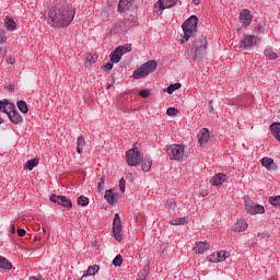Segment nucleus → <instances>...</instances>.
Masks as SVG:
<instances>
[{
  "label": "nucleus",
  "instance_id": "a19ab883",
  "mask_svg": "<svg viewBox=\"0 0 280 280\" xmlns=\"http://www.w3.org/2000/svg\"><path fill=\"white\" fill-rule=\"evenodd\" d=\"M119 189H120L121 194H124L126 191V179L121 178L119 180Z\"/></svg>",
  "mask_w": 280,
  "mask_h": 280
},
{
  "label": "nucleus",
  "instance_id": "c9c22d12",
  "mask_svg": "<svg viewBox=\"0 0 280 280\" xmlns=\"http://www.w3.org/2000/svg\"><path fill=\"white\" fill-rule=\"evenodd\" d=\"M78 205H79L80 207H86V206H89V198H88L86 196H80V197L78 198Z\"/></svg>",
  "mask_w": 280,
  "mask_h": 280
},
{
  "label": "nucleus",
  "instance_id": "5fc2aeb1",
  "mask_svg": "<svg viewBox=\"0 0 280 280\" xmlns=\"http://www.w3.org/2000/svg\"><path fill=\"white\" fill-rule=\"evenodd\" d=\"M8 91H14V85H9Z\"/></svg>",
  "mask_w": 280,
  "mask_h": 280
},
{
  "label": "nucleus",
  "instance_id": "f257e3e1",
  "mask_svg": "<svg viewBox=\"0 0 280 280\" xmlns=\"http://www.w3.org/2000/svg\"><path fill=\"white\" fill-rule=\"evenodd\" d=\"M75 18V8L67 2L51 5L47 14V23L51 27H69Z\"/></svg>",
  "mask_w": 280,
  "mask_h": 280
},
{
  "label": "nucleus",
  "instance_id": "7ed1b4c3",
  "mask_svg": "<svg viewBox=\"0 0 280 280\" xmlns=\"http://www.w3.org/2000/svg\"><path fill=\"white\" fill-rule=\"evenodd\" d=\"M156 67H159L156 60H149L133 71L132 78H135V80H141V78H145V75L154 73V71H156Z\"/></svg>",
  "mask_w": 280,
  "mask_h": 280
},
{
  "label": "nucleus",
  "instance_id": "49530a36",
  "mask_svg": "<svg viewBox=\"0 0 280 280\" xmlns=\"http://www.w3.org/2000/svg\"><path fill=\"white\" fill-rule=\"evenodd\" d=\"M25 229H18V235H19V237H24V235H25Z\"/></svg>",
  "mask_w": 280,
  "mask_h": 280
},
{
  "label": "nucleus",
  "instance_id": "58836bf2",
  "mask_svg": "<svg viewBox=\"0 0 280 280\" xmlns=\"http://www.w3.org/2000/svg\"><path fill=\"white\" fill-rule=\"evenodd\" d=\"M166 115H168V117H175V115H178V109L175 107H168Z\"/></svg>",
  "mask_w": 280,
  "mask_h": 280
},
{
  "label": "nucleus",
  "instance_id": "603ef678",
  "mask_svg": "<svg viewBox=\"0 0 280 280\" xmlns=\"http://www.w3.org/2000/svg\"><path fill=\"white\" fill-rule=\"evenodd\" d=\"M209 110L210 113H213V101L209 102Z\"/></svg>",
  "mask_w": 280,
  "mask_h": 280
},
{
  "label": "nucleus",
  "instance_id": "aec40b11",
  "mask_svg": "<svg viewBox=\"0 0 280 280\" xmlns=\"http://www.w3.org/2000/svg\"><path fill=\"white\" fill-rule=\"evenodd\" d=\"M248 229V223L246 222V220H237L234 226V231L236 233H242V231H246Z\"/></svg>",
  "mask_w": 280,
  "mask_h": 280
},
{
  "label": "nucleus",
  "instance_id": "e433bc0d",
  "mask_svg": "<svg viewBox=\"0 0 280 280\" xmlns=\"http://www.w3.org/2000/svg\"><path fill=\"white\" fill-rule=\"evenodd\" d=\"M269 202L272 207H280V196L269 197Z\"/></svg>",
  "mask_w": 280,
  "mask_h": 280
},
{
  "label": "nucleus",
  "instance_id": "052dcab7",
  "mask_svg": "<svg viewBox=\"0 0 280 280\" xmlns=\"http://www.w3.org/2000/svg\"><path fill=\"white\" fill-rule=\"evenodd\" d=\"M0 124H3V118H1V116H0Z\"/></svg>",
  "mask_w": 280,
  "mask_h": 280
},
{
  "label": "nucleus",
  "instance_id": "4be33fe9",
  "mask_svg": "<svg viewBox=\"0 0 280 280\" xmlns=\"http://www.w3.org/2000/svg\"><path fill=\"white\" fill-rule=\"evenodd\" d=\"M142 172H150L152 170V159L145 158L141 163Z\"/></svg>",
  "mask_w": 280,
  "mask_h": 280
},
{
  "label": "nucleus",
  "instance_id": "c85d7f7f",
  "mask_svg": "<svg viewBox=\"0 0 280 280\" xmlns=\"http://www.w3.org/2000/svg\"><path fill=\"white\" fill-rule=\"evenodd\" d=\"M261 165L266 167V170H272V165H275V160L270 158H262Z\"/></svg>",
  "mask_w": 280,
  "mask_h": 280
},
{
  "label": "nucleus",
  "instance_id": "a878e982",
  "mask_svg": "<svg viewBox=\"0 0 280 280\" xmlns=\"http://www.w3.org/2000/svg\"><path fill=\"white\" fill-rule=\"evenodd\" d=\"M84 145H86V140H84V137H79L77 139V151L79 154H82V151L84 150Z\"/></svg>",
  "mask_w": 280,
  "mask_h": 280
},
{
  "label": "nucleus",
  "instance_id": "dca6fc26",
  "mask_svg": "<svg viewBox=\"0 0 280 280\" xmlns=\"http://www.w3.org/2000/svg\"><path fill=\"white\" fill-rule=\"evenodd\" d=\"M269 130L272 137H275V139L280 143V122H272L269 127Z\"/></svg>",
  "mask_w": 280,
  "mask_h": 280
},
{
  "label": "nucleus",
  "instance_id": "1a4fd4ad",
  "mask_svg": "<svg viewBox=\"0 0 280 280\" xmlns=\"http://www.w3.org/2000/svg\"><path fill=\"white\" fill-rule=\"evenodd\" d=\"M259 43V38L255 35H245V37L241 40L240 47L241 49H253L255 45Z\"/></svg>",
  "mask_w": 280,
  "mask_h": 280
},
{
  "label": "nucleus",
  "instance_id": "f704fd0d",
  "mask_svg": "<svg viewBox=\"0 0 280 280\" xmlns=\"http://www.w3.org/2000/svg\"><path fill=\"white\" fill-rule=\"evenodd\" d=\"M178 89H180V83L171 84L168 88H166V93L172 95V93H174V91H178Z\"/></svg>",
  "mask_w": 280,
  "mask_h": 280
},
{
  "label": "nucleus",
  "instance_id": "37998d69",
  "mask_svg": "<svg viewBox=\"0 0 280 280\" xmlns=\"http://www.w3.org/2000/svg\"><path fill=\"white\" fill-rule=\"evenodd\" d=\"M209 261H211V264H219L218 261V254H212L209 256Z\"/></svg>",
  "mask_w": 280,
  "mask_h": 280
},
{
  "label": "nucleus",
  "instance_id": "f3484780",
  "mask_svg": "<svg viewBox=\"0 0 280 280\" xmlns=\"http://www.w3.org/2000/svg\"><path fill=\"white\" fill-rule=\"evenodd\" d=\"M100 272V266L94 265L90 266L86 271H84L83 276L81 277V280H84L85 277H95Z\"/></svg>",
  "mask_w": 280,
  "mask_h": 280
},
{
  "label": "nucleus",
  "instance_id": "2f4dec72",
  "mask_svg": "<svg viewBox=\"0 0 280 280\" xmlns=\"http://www.w3.org/2000/svg\"><path fill=\"white\" fill-rule=\"evenodd\" d=\"M18 108L20 112H22L24 115L30 112V108L27 107V103L25 101H19L18 102Z\"/></svg>",
  "mask_w": 280,
  "mask_h": 280
},
{
  "label": "nucleus",
  "instance_id": "4c0bfd02",
  "mask_svg": "<svg viewBox=\"0 0 280 280\" xmlns=\"http://www.w3.org/2000/svg\"><path fill=\"white\" fill-rule=\"evenodd\" d=\"M124 264V258L121 257V254H118L114 260H113V266L119 267Z\"/></svg>",
  "mask_w": 280,
  "mask_h": 280
},
{
  "label": "nucleus",
  "instance_id": "0eeeda50",
  "mask_svg": "<svg viewBox=\"0 0 280 280\" xmlns=\"http://www.w3.org/2000/svg\"><path fill=\"white\" fill-rule=\"evenodd\" d=\"M121 231H122L121 218L119 217V213H116L113 222V233L117 242H121L124 240V235H121Z\"/></svg>",
  "mask_w": 280,
  "mask_h": 280
},
{
  "label": "nucleus",
  "instance_id": "c03bdc74",
  "mask_svg": "<svg viewBox=\"0 0 280 280\" xmlns=\"http://www.w3.org/2000/svg\"><path fill=\"white\" fill-rule=\"evenodd\" d=\"M8 42V37L3 32L0 31V45H3V43Z\"/></svg>",
  "mask_w": 280,
  "mask_h": 280
},
{
  "label": "nucleus",
  "instance_id": "ea45409f",
  "mask_svg": "<svg viewBox=\"0 0 280 280\" xmlns=\"http://www.w3.org/2000/svg\"><path fill=\"white\" fill-rule=\"evenodd\" d=\"M105 183H106V176H102L98 180V191H104Z\"/></svg>",
  "mask_w": 280,
  "mask_h": 280
},
{
  "label": "nucleus",
  "instance_id": "09e8293b",
  "mask_svg": "<svg viewBox=\"0 0 280 280\" xmlns=\"http://www.w3.org/2000/svg\"><path fill=\"white\" fill-rule=\"evenodd\" d=\"M7 62H8V65H14V62H15L14 57H9V58L7 59Z\"/></svg>",
  "mask_w": 280,
  "mask_h": 280
},
{
  "label": "nucleus",
  "instance_id": "9b49d317",
  "mask_svg": "<svg viewBox=\"0 0 280 280\" xmlns=\"http://www.w3.org/2000/svg\"><path fill=\"white\" fill-rule=\"evenodd\" d=\"M241 23H243V27H248L253 23V15L250 14V10L245 9L241 11Z\"/></svg>",
  "mask_w": 280,
  "mask_h": 280
},
{
  "label": "nucleus",
  "instance_id": "4468645a",
  "mask_svg": "<svg viewBox=\"0 0 280 280\" xmlns=\"http://www.w3.org/2000/svg\"><path fill=\"white\" fill-rule=\"evenodd\" d=\"M8 118L12 124H22L23 122V116H21V113L14 108L9 115Z\"/></svg>",
  "mask_w": 280,
  "mask_h": 280
},
{
  "label": "nucleus",
  "instance_id": "de8ad7c7",
  "mask_svg": "<svg viewBox=\"0 0 280 280\" xmlns=\"http://www.w3.org/2000/svg\"><path fill=\"white\" fill-rule=\"evenodd\" d=\"M255 30H256V32H264V26L260 25V24H257V25L255 26Z\"/></svg>",
  "mask_w": 280,
  "mask_h": 280
},
{
  "label": "nucleus",
  "instance_id": "a211bd4d",
  "mask_svg": "<svg viewBox=\"0 0 280 280\" xmlns=\"http://www.w3.org/2000/svg\"><path fill=\"white\" fill-rule=\"evenodd\" d=\"M132 8V0H120L118 2V12H126Z\"/></svg>",
  "mask_w": 280,
  "mask_h": 280
},
{
  "label": "nucleus",
  "instance_id": "6e6552de",
  "mask_svg": "<svg viewBox=\"0 0 280 280\" xmlns=\"http://www.w3.org/2000/svg\"><path fill=\"white\" fill-rule=\"evenodd\" d=\"M178 3V0H159L154 4V12H160V14H163V10H167L170 8H174Z\"/></svg>",
  "mask_w": 280,
  "mask_h": 280
},
{
  "label": "nucleus",
  "instance_id": "8fccbe9b",
  "mask_svg": "<svg viewBox=\"0 0 280 280\" xmlns=\"http://www.w3.org/2000/svg\"><path fill=\"white\" fill-rule=\"evenodd\" d=\"M10 233H12V235H14V233H16V228L14 226V224H11Z\"/></svg>",
  "mask_w": 280,
  "mask_h": 280
},
{
  "label": "nucleus",
  "instance_id": "5701e85b",
  "mask_svg": "<svg viewBox=\"0 0 280 280\" xmlns=\"http://www.w3.org/2000/svg\"><path fill=\"white\" fill-rule=\"evenodd\" d=\"M5 27L10 32H13V30H16V22H14V19H12V16L5 18Z\"/></svg>",
  "mask_w": 280,
  "mask_h": 280
},
{
  "label": "nucleus",
  "instance_id": "72a5a7b5",
  "mask_svg": "<svg viewBox=\"0 0 280 280\" xmlns=\"http://www.w3.org/2000/svg\"><path fill=\"white\" fill-rule=\"evenodd\" d=\"M187 222H189L187 218H178V219L172 220L171 224H173V226H178L180 224H187Z\"/></svg>",
  "mask_w": 280,
  "mask_h": 280
},
{
  "label": "nucleus",
  "instance_id": "cd10ccee",
  "mask_svg": "<svg viewBox=\"0 0 280 280\" xmlns=\"http://www.w3.org/2000/svg\"><path fill=\"white\" fill-rule=\"evenodd\" d=\"M264 54L267 58H269V60H277V58H279L277 52H275L271 47H267Z\"/></svg>",
  "mask_w": 280,
  "mask_h": 280
},
{
  "label": "nucleus",
  "instance_id": "4d7b16f0",
  "mask_svg": "<svg viewBox=\"0 0 280 280\" xmlns=\"http://www.w3.org/2000/svg\"><path fill=\"white\" fill-rule=\"evenodd\" d=\"M167 207H172V201L166 202Z\"/></svg>",
  "mask_w": 280,
  "mask_h": 280
},
{
  "label": "nucleus",
  "instance_id": "3c124183",
  "mask_svg": "<svg viewBox=\"0 0 280 280\" xmlns=\"http://www.w3.org/2000/svg\"><path fill=\"white\" fill-rule=\"evenodd\" d=\"M200 196H201L202 198H205L206 196H209V191H207V190H201V191H200Z\"/></svg>",
  "mask_w": 280,
  "mask_h": 280
},
{
  "label": "nucleus",
  "instance_id": "6ab92c4d",
  "mask_svg": "<svg viewBox=\"0 0 280 280\" xmlns=\"http://www.w3.org/2000/svg\"><path fill=\"white\" fill-rule=\"evenodd\" d=\"M210 133H209V129L207 128H202L199 135V143L200 145H205V143H207L210 139Z\"/></svg>",
  "mask_w": 280,
  "mask_h": 280
},
{
  "label": "nucleus",
  "instance_id": "7c9ffc66",
  "mask_svg": "<svg viewBox=\"0 0 280 280\" xmlns=\"http://www.w3.org/2000/svg\"><path fill=\"white\" fill-rule=\"evenodd\" d=\"M231 254L226 250H221L217 253V259L220 264V261H226L228 257H230Z\"/></svg>",
  "mask_w": 280,
  "mask_h": 280
},
{
  "label": "nucleus",
  "instance_id": "bf43d9fd",
  "mask_svg": "<svg viewBox=\"0 0 280 280\" xmlns=\"http://www.w3.org/2000/svg\"><path fill=\"white\" fill-rule=\"evenodd\" d=\"M258 237H264V234H261V233H258Z\"/></svg>",
  "mask_w": 280,
  "mask_h": 280
},
{
  "label": "nucleus",
  "instance_id": "ddd939ff",
  "mask_svg": "<svg viewBox=\"0 0 280 280\" xmlns=\"http://www.w3.org/2000/svg\"><path fill=\"white\" fill-rule=\"evenodd\" d=\"M225 182H226V174L224 173H219L214 175L210 180L213 187H220V185L224 184Z\"/></svg>",
  "mask_w": 280,
  "mask_h": 280
},
{
  "label": "nucleus",
  "instance_id": "c756f323",
  "mask_svg": "<svg viewBox=\"0 0 280 280\" xmlns=\"http://www.w3.org/2000/svg\"><path fill=\"white\" fill-rule=\"evenodd\" d=\"M0 268L3 270H12V262H9L5 257L0 256Z\"/></svg>",
  "mask_w": 280,
  "mask_h": 280
},
{
  "label": "nucleus",
  "instance_id": "9d476101",
  "mask_svg": "<svg viewBox=\"0 0 280 280\" xmlns=\"http://www.w3.org/2000/svg\"><path fill=\"white\" fill-rule=\"evenodd\" d=\"M245 210L250 215H257V213H265L266 212V209L264 208V206H261L259 203H253L250 201L245 203Z\"/></svg>",
  "mask_w": 280,
  "mask_h": 280
},
{
  "label": "nucleus",
  "instance_id": "13d9d810",
  "mask_svg": "<svg viewBox=\"0 0 280 280\" xmlns=\"http://www.w3.org/2000/svg\"><path fill=\"white\" fill-rule=\"evenodd\" d=\"M0 56H3V50L0 48Z\"/></svg>",
  "mask_w": 280,
  "mask_h": 280
},
{
  "label": "nucleus",
  "instance_id": "f8f14e48",
  "mask_svg": "<svg viewBox=\"0 0 280 280\" xmlns=\"http://www.w3.org/2000/svg\"><path fill=\"white\" fill-rule=\"evenodd\" d=\"M16 106L13 103H9L8 100L0 101V112L5 115H10Z\"/></svg>",
  "mask_w": 280,
  "mask_h": 280
},
{
  "label": "nucleus",
  "instance_id": "b1692460",
  "mask_svg": "<svg viewBox=\"0 0 280 280\" xmlns=\"http://www.w3.org/2000/svg\"><path fill=\"white\" fill-rule=\"evenodd\" d=\"M121 56H124V55H121L119 48H116V49L110 54V61L117 63V62H119V60H121Z\"/></svg>",
  "mask_w": 280,
  "mask_h": 280
},
{
  "label": "nucleus",
  "instance_id": "412c9836",
  "mask_svg": "<svg viewBox=\"0 0 280 280\" xmlns=\"http://www.w3.org/2000/svg\"><path fill=\"white\" fill-rule=\"evenodd\" d=\"M39 159L38 158H34L32 160H28L26 163H25V166L24 168L25 170H30V172H32V170H34V167H38V163H39Z\"/></svg>",
  "mask_w": 280,
  "mask_h": 280
},
{
  "label": "nucleus",
  "instance_id": "f03ea898",
  "mask_svg": "<svg viewBox=\"0 0 280 280\" xmlns=\"http://www.w3.org/2000/svg\"><path fill=\"white\" fill-rule=\"evenodd\" d=\"M182 30L184 32L183 40L182 43H187L191 36L196 35V32H198V16L191 15L189 19H187L183 25Z\"/></svg>",
  "mask_w": 280,
  "mask_h": 280
},
{
  "label": "nucleus",
  "instance_id": "393cba45",
  "mask_svg": "<svg viewBox=\"0 0 280 280\" xmlns=\"http://www.w3.org/2000/svg\"><path fill=\"white\" fill-rule=\"evenodd\" d=\"M95 62H97V55L89 54L85 59V67H92Z\"/></svg>",
  "mask_w": 280,
  "mask_h": 280
},
{
  "label": "nucleus",
  "instance_id": "79ce46f5",
  "mask_svg": "<svg viewBox=\"0 0 280 280\" xmlns=\"http://www.w3.org/2000/svg\"><path fill=\"white\" fill-rule=\"evenodd\" d=\"M140 97H150V90H142L139 92Z\"/></svg>",
  "mask_w": 280,
  "mask_h": 280
},
{
  "label": "nucleus",
  "instance_id": "a18cd8bd",
  "mask_svg": "<svg viewBox=\"0 0 280 280\" xmlns=\"http://www.w3.org/2000/svg\"><path fill=\"white\" fill-rule=\"evenodd\" d=\"M103 71H110L113 69V63L107 62L105 66L102 67Z\"/></svg>",
  "mask_w": 280,
  "mask_h": 280
},
{
  "label": "nucleus",
  "instance_id": "39448f33",
  "mask_svg": "<svg viewBox=\"0 0 280 280\" xmlns=\"http://www.w3.org/2000/svg\"><path fill=\"white\" fill-rule=\"evenodd\" d=\"M142 155L141 151L137 148L129 149L126 152V163L127 165H130V167H137L139 163H141Z\"/></svg>",
  "mask_w": 280,
  "mask_h": 280
},
{
  "label": "nucleus",
  "instance_id": "2eb2a0df",
  "mask_svg": "<svg viewBox=\"0 0 280 280\" xmlns=\"http://www.w3.org/2000/svg\"><path fill=\"white\" fill-rule=\"evenodd\" d=\"M208 249H209V244L207 242H198L194 247V253H196V255H202L207 253Z\"/></svg>",
  "mask_w": 280,
  "mask_h": 280
},
{
  "label": "nucleus",
  "instance_id": "6e6d98bb",
  "mask_svg": "<svg viewBox=\"0 0 280 280\" xmlns=\"http://www.w3.org/2000/svg\"><path fill=\"white\" fill-rule=\"evenodd\" d=\"M42 233H43V235H45L47 233V230L45 228H43Z\"/></svg>",
  "mask_w": 280,
  "mask_h": 280
},
{
  "label": "nucleus",
  "instance_id": "680f3d73",
  "mask_svg": "<svg viewBox=\"0 0 280 280\" xmlns=\"http://www.w3.org/2000/svg\"><path fill=\"white\" fill-rule=\"evenodd\" d=\"M38 238L37 237H35V242L37 241Z\"/></svg>",
  "mask_w": 280,
  "mask_h": 280
},
{
  "label": "nucleus",
  "instance_id": "20e7f679",
  "mask_svg": "<svg viewBox=\"0 0 280 280\" xmlns=\"http://www.w3.org/2000/svg\"><path fill=\"white\" fill-rule=\"evenodd\" d=\"M166 152L171 161H183V159H185V145L183 144L167 145Z\"/></svg>",
  "mask_w": 280,
  "mask_h": 280
},
{
  "label": "nucleus",
  "instance_id": "473e14b6",
  "mask_svg": "<svg viewBox=\"0 0 280 280\" xmlns=\"http://www.w3.org/2000/svg\"><path fill=\"white\" fill-rule=\"evenodd\" d=\"M117 49H119V51L124 56V54H130V51H132V45L126 44L124 46H118Z\"/></svg>",
  "mask_w": 280,
  "mask_h": 280
},
{
  "label": "nucleus",
  "instance_id": "423d86ee",
  "mask_svg": "<svg viewBox=\"0 0 280 280\" xmlns=\"http://www.w3.org/2000/svg\"><path fill=\"white\" fill-rule=\"evenodd\" d=\"M50 202H55L65 209L71 210L73 209V202L67 196H58V195H50L49 197Z\"/></svg>",
  "mask_w": 280,
  "mask_h": 280
},
{
  "label": "nucleus",
  "instance_id": "864d4df0",
  "mask_svg": "<svg viewBox=\"0 0 280 280\" xmlns=\"http://www.w3.org/2000/svg\"><path fill=\"white\" fill-rule=\"evenodd\" d=\"M202 0H192V3L195 4V5H200V2H201Z\"/></svg>",
  "mask_w": 280,
  "mask_h": 280
},
{
  "label": "nucleus",
  "instance_id": "bb28decb",
  "mask_svg": "<svg viewBox=\"0 0 280 280\" xmlns=\"http://www.w3.org/2000/svg\"><path fill=\"white\" fill-rule=\"evenodd\" d=\"M104 198L108 205H115V192H113V190H106Z\"/></svg>",
  "mask_w": 280,
  "mask_h": 280
}]
</instances>
